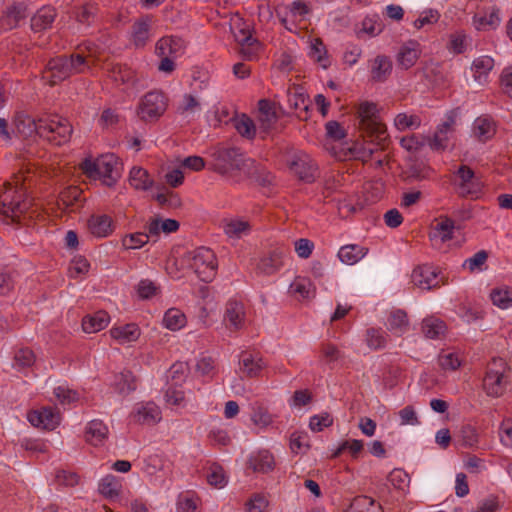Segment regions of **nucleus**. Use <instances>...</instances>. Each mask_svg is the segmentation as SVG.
<instances>
[{
	"instance_id": "nucleus-44",
	"label": "nucleus",
	"mask_w": 512,
	"mask_h": 512,
	"mask_svg": "<svg viewBox=\"0 0 512 512\" xmlns=\"http://www.w3.org/2000/svg\"><path fill=\"white\" fill-rule=\"evenodd\" d=\"M35 361L36 356L30 348H19L14 353L13 367L20 371L31 367Z\"/></svg>"
},
{
	"instance_id": "nucleus-32",
	"label": "nucleus",
	"mask_w": 512,
	"mask_h": 512,
	"mask_svg": "<svg viewBox=\"0 0 512 512\" xmlns=\"http://www.w3.org/2000/svg\"><path fill=\"white\" fill-rule=\"evenodd\" d=\"M183 49V41L177 37H163L156 43L155 51L160 57H176Z\"/></svg>"
},
{
	"instance_id": "nucleus-34",
	"label": "nucleus",
	"mask_w": 512,
	"mask_h": 512,
	"mask_svg": "<svg viewBox=\"0 0 512 512\" xmlns=\"http://www.w3.org/2000/svg\"><path fill=\"white\" fill-rule=\"evenodd\" d=\"M180 227V223L174 219H165L161 220L159 218H154L150 220L146 224V230L149 232L151 237L158 238L160 232L165 234H170L178 231Z\"/></svg>"
},
{
	"instance_id": "nucleus-61",
	"label": "nucleus",
	"mask_w": 512,
	"mask_h": 512,
	"mask_svg": "<svg viewBox=\"0 0 512 512\" xmlns=\"http://www.w3.org/2000/svg\"><path fill=\"white\" fill-rule=\"evenodd\" d=\"M333 424V417L328 413L324 412L319 415H314L310 418L309 427L312 431L320 432L324 428L329 427Z\"/></svg>"
},
{
	"instance_id": "nucleus-8",
	"label": "nucleus",
	"mask_w": 512,
	"mask_h": 512,
	"mask_svg": "<svg viewBox=\"0 0 512 512\" xmlns=\"http://www.w3.org/2000/svg\"><path fill=\"white\" fill-rule=\"evenodd\" d=\"M190 267L203 282H210L217 273V258L215 253L206 247H199L192 253Z\"/></svg>"
},
{
	"instance_id": "nucleus-51",
	"label": "nucleus",
	"mask_w": 512,
	"mask_h": 512,
	"mask_svg": "<svg viewBox=\"0 0 512 512\" xmlns=\"http://www.w3.org/2000/svg\"><path fill=\"white\" fill-rule=\"evenodd\" d=\"M290 290L301 298H309L314 293V286L309 279L296 278L290 285Z\"/></svg>"
},
{
	"instance_id": "nucleus-14",
	"label": "nucleus",
	"mask_w": 512,
	"mask_h": 512,
	"mask_svg": "<svg viewBox=\"0 0 512 512\" xmlns=\"http://www.w3.org/2000/svg\"><path fill=\"white\" fill-rule=\"evenodd\" d=\"M265 367L266 363L259 352H241L239 356V369L244 376L248 378L258 377Z\"/></svg>"
},
{
	"instance_id": "nucleus-40",
	"label": "nucleus",
	"mask_w": 512,
	"mask_h": 512,
	"mask_svg": "<svg viewBox=\"0 0 512 512\" xmlns=\"http://www.w3.org/2000/svg\"><path fill=\"white\" fill-rule=\"evenodd\" d=\"M429 147L437 152H443L448 143V122L445 121L437 127L432 137L426 138Z\"/></svg>"
},
{
	"instance_id": "nucleus-52",
	"label": "nucleus",
	"mask_w": 512,
	"mask_h": 512,
	"mask_svg": "<svg viewBox=\"0 0 512 512\" xmlns=\"http://www.w3.org/2000/svg\"><path fill=\"white\" fill-rule=\"evenodd\" d=\"M155 200L163 208L177 209L182 205L181 198L177 193L173 191L158 193L155 196Z\"/></svg>"
},
{
	"instance_id": "nucleus-49",
	"label": "nucleus",
	"mask_w": 512,
	"mask_h": 512,
	"mask_svg": "<svg viewBox=\"0 0 512 512\" xmlns=\"http://www.w3.org/2000/svg\"><path fill=\"white\" fill-rule=\"evenodd\" d=\"M121 485L113 475H106L99 483V492L107 497L114 498L119 495Z\"/></svg>"
},
{
	"instance_id": "nucleus-4",
	"label": "nucleus",
	"mask_w": 512,
	"mask_h": 512,
	"mask_svg": "<svg viewBox=\"0 0 512 512\" xmlns=\"http://www.w3.org/2000/svg\"><path fill=\"white\" fill-rule=\"evenodd\" d=\"M377 114V105L373 102L365 101L358 105L359 129L370 142L384 147L388 134L385 125L379 121Z\"/></svg>"
},
{
	"instance_id": "nucleus-38",
	"label": "nucleus",
	"mask_w": 512,
	"mask_h": 512,
	"mask_svg": "<svg viewBox=\"0 0 512 512\" xmlns=\"http://www.w3.org/2000/svg\"><path fill=\"white\" fill-rule=\"evenodd\" d=\"M346 512H383L382 507L374 499L366 495L356 496Z\"/></svg>"
},
{
	"instance_id": "nucleus-36",
	"label": "nucleus",
	"mask_w": 512,
	"mask_h": 512,
	"mask_svg": "<svg viewBox=\"0 0 512 512\" xmlns=\"http://www.w3.org/2000/svg\"><path fill=\"white\" fill-rule=\"evenodd\" d=\"M110 321V316L105 311H98L93 315H87L82 320V328L86 333H96L104 329Z\"/></svg>"
},
{
	"instance_id": "nucleus-55",
	"label": "nucleus",
	"mask_w": 512,
	"mask_h": 512,
	"mask_svg": "<svg viewBox=\"0 0 512 512\" xmlns=\"http://www.w3.org/2000/svg\"><path fill=\"white\" fill-rule=\"evenodd\" d=\"M235 128L241 136L247 139H253L256 135L255 124L246 115H242V117L236 121Z\"/></svg>"
},
{
	"instance_id": "nucleus-7",
	"label": "nucleus",
	"mask_w": 512,
	"mask_h": 512,
	"mask_svg": "<svg viewBox=\"0 0 512 512\" xmlns=\"http://www.w3.org/2000/svg\"><path fill=\"white\" fill-rule=\"evenodd\" d=\"M452 182L455 192L462 198L478 199L483 193V182L466 164L454 165Z\"/></svg>"
},
{
	"instance_id": "nucleus-42",
	"label": "nucleus",
	"mask_w": 512,
	"mask_h": 512,
	"mask_svg": "<svg viewBox=\"0 0 512 512\" xmlns=\"http://www.w3.org/2000/svg\"><path fill=\"white\" fill-rule=\"evenodd\" d=\"M473 131L477 139L484 142L494 135V123L487 117H478L474 122Z\"/></svg>"
},
{
	"instance_id": "nucleus-62",
	"label": "nucleus",
	"mask_w": 512,
	"mask_h": 512,
	"mask_svg": "<svg viewBox=\"0 0 512 512\" xmlns=\"http://www.w3.org/2000/svg\"><path fill=\"white\" fill-rule=\"evenodd\" d=\"M362 30L369 36H377L383 30V24L377 16L365 17L362 21Z\"/></svg>"
},
{
	"instance_id": "nucleus-45",
	"label": "nucleus",
	"mask_w": 512,
	"mask_h": 512,
	"mask_svg": "<svg viewBox=\"0 0 512 512\" xmlns=\"http://www.w3.org/2000/svg\"><path fill=\"white\" fill-rule=\"evenodd\" d=\"M163 324L166 328L176 331L186 324V316L179 309L171 308L166 311L163 317Z\"/></svg>"
},
{
	"instance_id": "nucleus-1",
	"label": "nucleus",
	"mask_w": 512,
	"mask_h": 512,
	"mask_svg": "<svg viewBox=\"0 0 512 512\" xmlns=\"http://www.w3.org/2000/svg\"><path fill=\"white\" fill-rule=\"evenodd\" d=\"M97 57V47L92 43L79 45L71 55H61L49 60L45 76L51 86H54L74 74L90 70Z\"/></svg>"
},
{
	"instance_id": "nucleus-23",
	"label": "nucleus",
	"mask_w": 512,
	"mask_h": 512,
	"mask_svg": "<svg viewBox=\"0 0 512 512\" xmlns=\"http://www.w3.org/2000/svg\"><path fill=\"white\" fill-rule=\"evenodd\" d=\"M56 9L46 5L41 7L31 18V28L34 32H41L52 27L56 18Z\"/></svg>"
},
{
	"instance_id": "nucleus-43",
	"label": "nucleus",
	"mask_w": 512,
	"mask_h": 512,
	"mask_svg": "<svg viewBox=\"0 0 512 512\" xmlns=\"http://www.w3.org/2000/svg\"><path fill=\"white\" fill-rule=\"evenodd\" d=\"M422 330L427 338L435 339L444 334L446 330V324L444 321L438 318L428 317L425 318L422 322Z\"/></svg>"
},
{
	"instance_id": "nucleus-46",
	"label": "nucleus",
	"mask_w": 512,
	"mask_h": 512,
	"mask_svg": "<svg viewBox=\"0 0 512 512\" xmlns=\"http://www.w3.org/2000/svg\"><path fill=\"white\" fill-rule=\"evenodd\" d=\"M150 237L151 235L148 231L126 234L122 238L121 244L126 250L140 249L149 242Z\"/></svg>"
},
{
	"instance_id": "nucleus-5",
	"label": "nucleus",
	"mask_w": 512,
	"mask_h": 512,
	"mask_svg": "<svg viewBox=\"0 0 512 512\" xmlns=\"http://www.w3.org/2000/svg\"><path fill=\"white\" fill-rule=\"evenodd\" d=\"M212 170L222 176L232 174L234 171H241L247 162L253 163V160L246 159L240 148L225 144H218L211 149Z\"/></svg>"
},
{
	"instance_id": "nucleus-16",
	"label": "nucleus",
	"mask_w": 512,
	"mask_h": 512,
	"mask_svg": "<svg viewBox=\"0 0 512 512\" xmlns=\"http://www.w3.org/2000/svg\"><path fill=\"white\" fill-rule=\"evenodd\" d=\"M412 283L423 289L431 290L440 285L441 279L432 266L422 265L416 267L411 274Z\"/></svg>"
},
{
	"instance_id": "nucleus-29",
	"label": "nucleus",
	"mask_w": 512,
	"mask_h": 512,
	"mask_svg": "<svg viewBox=\"0 0 512 512\" xmlns=\"http://www.w3.org/2000/svg\"><path fill=\"white\" fill-rule=\"evenodd\" d=\"M90 233L98 238H104L113 232V221L108 215H92L88 220Z\"/></svg>"
},
{
	"instance_id": "nucleus-27",
	"label": "nucleus",
	"mask_w": 512,
	"mask_h": 512,
	"mask_svg": "<svg viewBox=\"0 0 512 512\" xmlns=\"http://www.w3.org/2000/svg\"><path fill=\"white\" fill-rule=\"evenodd\" d=\"M248 466L257 473H268L275 467L273 455L268 450H260L250 456Z\"/></svg>"
},
{
	"instance_id": "nucleus-59",
	"label": "nucleus",
	"mask_w": 512,
	"mask_h": 512,
	"mask_svg": "<svg viewBox=\"0 0 512 512\" xmlns=\"http://www.w3.org/2000/svg\"><path fill=\"white\" fill-rule=\"evenodd\" d=\"M252 421L256 425L268 426L272 423L273 419L266 407L256 403L253 407Z\"/></svg>"
},
{
	"instance_id": "nucleus-24",
	"label": "nucleus",
	"mask_w": 512,
	"mask_h": 512,
	"mask_svg": "<svg viewBox=\"0 0 512 512\" xmlns=\"http://www.w3.org/2000/svg\"><path fill=\"white\" fill-rule=\"evenodd\" d=\"M392 61L386 55H377L371 61V79L374 82H385L392 73Z\"/></svg>"
},
{
	"instance_id": "nucleus-47",
	"label": "nucleus",
	"mask_w": 512,
	"mask_h": 512,
	"mask_svg": "<svg viewBox=\"0 0 512 512\" xmlns=\"http://www.w3.org/2000/svg\"><path fill=\"white\" fill-rule=\"evenodd\" d=\"M136 379L131 371L125 370L117 376L116 390L121 395H127L136 390Z\"/></svg>"
},
{
	"instance_id": "nucleus-63",
	"label": "nucleus",
	"mask_w": 512,
	"mask_h": 512,
	"mask_svg": "<svg viewBox=\"0 0 512 512\" xmlns=\"http://www.w3.org/2000/svg\"><path fill=\"white\" fill-rule=\"evenodd\" d=\"M268 500L261 494H255L247 503V512H266Z\"/></svg>"
},
{
	"instance_id": "nucleus-48",
	"label": "nucleus",
	"mask_w": 512,
	"mask_h": 512,
	"mask_svg": "<svg viewBox=\"0 0 512 512\" xmlns=\"http://www.w3.org/2000/svg\"><path fill=\"white\" fill-rule=\"evenodd\" d=\"M493 304L501 309L512 306V289L508 287L495 288L490 293Z\"/></svg>"
},
{
	"instance_id": "nucleus-41",
	"label": "nucleus",
	"mask_w": 512,
	"mask_h": 512,
	"mask_svg": "<svg viewBox=\"0 0 512 512\" xmlns=\"http://www.w3.org/2000/svg\"><path fill=\"white\" fill-rule=\"evenodd\" d=\"M129 182L132 187L137 190H147L152 184L153 180L147 170L141 167H133L130 171Z\"/></svg>"
},
{
	"instance_id": "nucleus-30",
	"label": "nucleus",
	"mask_w": 512,
	"mask_h": 512,
	"mask_svg": "<svg viewBox=\"0 0 512 512\" xmlns=\"http://www.w3.org/2000/svg\"><path fill=\"white\" fill-rule=\"evenodd\" d=\"M494 59L484 55L477 57L472 63L473 77L476 82L483 85L488 81V75L494 68Z\"/></svg>"
},
{
	"instance_id": "nucleus-20",
	"label": "nucleus",
	"mask_w": 512,
	"mask_h": 512,
	"mask_svg": "<svg viewBox=\"0 0 512 512\" xmlns=\"http://www.w3.org/2000/svg\"><path fill=\"white\" fill-rule=\"evenodd\" d=\"M288 105L289 108L296 112L297 117L306 121L309 118L310 100L299 88L288 90Z\"/></svg>"
},
{
	"instance_id": "nucleus-35",
	"label": "nucleus",
	"mask_w": 512,
	"mask_h": 512,
	"mask_svg": "<svg viewBox=\"0 0 512 512\" xmlns=\"http://www.w3.org/2000/svg\"><path fill=\"white\" fill-rule=\"evenodd\" d=\"M367 253L368 248L357 244H349L340 248L338 257L344 264L354 265L360 261Z\"/></svg>"
},
{
	"instance_id": "nucleus-12",
	"label": "nucleus",
	"mask_w": 512,
	"mask_h": 512,
	"mask_svg": "<svg viewBox=\"0 0 512 512\" xmlns=\"http://www.w3.org/2000/svg\"><path fill=\"white\" fill-rule=\"evenodd\" d=\"M428 239L433 249L446 252L448 242V215L441 214L431 220L428 227Z\"/></svg>"
},
{
	"instance_id": "nucleus-10",
	"label": "nucleus",
	"mask_w": 512,
	"mask_h": 512,
	"mask_svg": "<svg viewBox=\"0 0 512 512\" xmlns=\"http://www.w3.org/2000/svg\"><path fill=\"white\" fill-rule=\"evenodd\" d=\"M288 254V248L275 247L259 258L255 259L254 271L257 276H272L284 265V259Z\"/></svg>"
},
{
	"instance_id": "nucleus-25",
	"label": "nucleus",
	"mask_w": 512,
	"mask_h": 512,
	"mask_svg": "<svg viewBox=\"0 0 512 512\" xmlns=\"http://www.w3.org/2000/svg\"><path fill=\"white\" fill-rule=\"evenodd\" d=\"M109 333L119 344H125L137 341L141 335V330L137 324L128 323L112 327Z\"/></svg>"
},
{
	"instance_id": "nucleus-28",
	"label": "nucleus",
	"mask_w": 512,
	"mask_h": 512,
	"mask_svg": "<svg viewBox=\"0 0 512 512\" xmlns=\"http://www.w3.org/2000/svg\"><path fill=\"white\" fill-rule=\"evenodd\" d=\"M28 15L27 7L24 3H16L9 7L5 14L1 17V26L11 30L18 26L19 22Z\"/></svg>"
},
{
	"instance_id": "nucleus-9",
	"label": "nucleus",
	"mask_w": 512,
	"mask_h": 512,
	"mask_svg": "<svg viewBox=\"0 0 512 512\" xmlns=\"http://www.w3.org/2000/svg\"><path fill=\"white\" fill-rule=\"evenodd\" d=\"M167 108V99L160 91L146 93L137 108V114L141 120L148 122L157 120Z\"/></svg>"
},
{
	"instance_id": "nucleus-60",
	"label": "nucleus",
	"mask_w": 512,
	"mask_h": 512,
	"mask_svg": "<svg viewBox=\"0 0 512 512\" xmlns=\"http://www.w3.org/2000/svg\"><path fill=\"white\" fill-rule=\"evenodd\" d=\"M206 477H207L208 483L217 488H222L227 483L224 470L222 467H220L218 465L211 466Z\"/></svg>"
},
{
	"instance_id": "nucleus-56",
	"label": "nucleus",
	"mask_w": 512,
	"mask_h": 512,
	"mask_svg": "<svg viewBox=\"0 0 512 512\" xmlns=\"http://www.w3.org/2000/svg\"><path fill=\"white\" fill-rule=\"evenodd\" d=\"M366 341L368 346L375 350L386 346V338L381 329L369 328L366 332Z\"/></svg>"
},
{
	"instance_id": "nucleus-53",
	"label": "nucleus",
	"mask_w": 512,
	"mask_h": 512,
	"mask_svg": "<svg viewBox=\"0 0 512 512\" xmlns=\"http://www.w3.org/2000/svg\"><path fill=\"white\" fill-rule=\"evenodd\" d=\"M251 229L249 222L244 220H231L225 227L224 231L229 237L239 238L242 234L247 233Z\"/></svg>"
},
{
	"instance_id": "nucleus-57",
	"label": "nucleus",
	"mask_w": 512,
	"mask_h": 512,
	"mask_svg": "<svg viewBox=\"0 0 512 512\" xmlns=\"http://www.w3.org/2000/svg\"><path fill=\"white\" fill-rule=\"evenodd\" d=\"M395 126L398 130L403 131L411 127L420 126V118L416 115H407L406 113H399L394 119Z\"/></svg>"
},
{
	"instance_id": "nucleus-19",
	"label": "nucleus",
	"mask_w": 512,
	"mask_h": 512,
	"mask_svg": "<svg viewBox=\"0 0 512 512\" xmlns=\"http://www.w3.org/2000/svg\"><path fill=\"white\" fill-rule=\"evenodd\" d=\"M421 54L420 45L416 41H408L403 44L397 53L396 61L398 67L408 70L415 65Z\"/></svg>"
},
{
	"instance_id": "nucleus-21",
	"label": "nucleus",
	"mask_w": 512,
	"mask_h": 512,
	"mask_svg": "<svg viewBox=\"0 0 512 512\" xmlns=\"http://www.w3.org/2000/svg\"><path fill=\"white\" fill-rule=\"evenodd\" d=\"M258 121L259 128L263 132H269L278 121V116L273 103L267 99H261L258 102Z\"/></svg>"
},
{
	"instance_id": "nucleus-17",
	"label": "nucleus",
	"mask_w": 512,
	"mask_h": 512,
	"mask_svg": "<svg viewBox=\"0 0 512 512\" xmlns=\"http://www.w3.org/2000/svg\"><path fill=\"white\" fill-rule=\"evenodd\" d=\"M246 319L244 304L241 301L231 299L226 303L224 323L231 331L240 330Z\"/></svg>"
},
{
	"instance_id": "nucleus-64",
	"label": "nucleus",
	"mask_w": 512,
	"mask_h": 512,
	"mask_svg": "<svg viewBox=\"0 0 512 512\" xmlns=\"http://www.w3.org/2000/svg\"><path fill=\"white\" fill-rule=\"evenodd\" d=\"M499 436L501 443L507 447L512 448V419H505L502 421Z\"/></svg>"
},
{
	"instance_id": "nucleus-54",
	"label": "nucleus",
	"mask_w": 512,
	"mask_h": 512,
	"mask_svg": "<svg viewBox=\"0 0 512 512\" xmlns=\"http://www.w3.org/2000/svg\"><path fill=\"white\" fill-rule=\"evenodd\" d=\"M471 46V39L464 33H455L450 39V49L455 54H463Z\"/></svg>"
},
{
	"instance_id": "nucleus-58",
	"label": "nucleus",
	"mask_w": 512,
	"mask_h": 512,
	"mask_svg": "<svg viewBox=\"0 0 512 512\" xmlns=\"http://www.w3.org/2000/svg\"><path fill=\"white\" fill-rule=\"evenodd\" d=\"M388 481L398 490H404L408 487L410 478L403 469H394L388 476Z\"/></svg>"
},
{
	"instance_id": "nucleus-18",
	"label": "nucleus",
	"mask_w": 512,
	"mask_h": 512,
	"mask_svg": "<svg viewBox=\"0 0 512 512\" xmlns=\"http://www.w3.org/2000/svg\"><path fill=\"white\" fill-rule=\"evenodd\" d=\"M84 199L82 190L77 186H69L63 189L57 199V205L65 212H75L82 207Z\"/></svg>"
},
{
	"instance_id": "nucleus-11",
	"label": "nucleus",
	"mask_w": 512,
	"mask_h": 512,
	"mask_svg": "<svg viewBox=\"0 0 512 512\" xmlns=\"http://www.w3.org/2000/svg\"><path fill=\"white\" fill-rule=\"evenodd\" d=\"M289 168L300 180L307 183L314 182L318 175L317 164L303 151L292 155Z\"/></svg>"
},
{
	"instance_id": "nucleus-3",
	"label": "nucleus",
	"mask_w": 512,
	"mask_h": 512,
	"mask_svg": "<svg viewBox=\"0 0 512 512\" xmlns=\"http://www.w3.org/2000/svg\"><path fill=\"white\" fill-rule=\"evenodd\" d=\"M31 207V200L25 197L22 188L17 184L5 182L0 185V220L9 223H21Z\"/></svg>"
},
{
	"instance_id": "nucleus-15",
	"label": "nucleus",
	"mask_w": 512,
	"mask_h": 512,
	"mask_svg": "<svg viewBox=\"0 0 512 512\" xmlns=\"http://www.w3.org/2000/svg\"><path fill=\"white\" fill-rule=\"evenodd\" d=\"M29 422L38 428L54 430L60 424V414L51 407H43L28 414Z\"/></svg>"
},
{
	"instance_id": "nucleus-31",
	"label": "nucleus",
	"mask_w": 512,
	"mask_h": 512,
	"mask_svg": "<svg viewBox=\"0 0 512 512\" xmlns=\"http://www.w3.org/2000/svg\"><path fill=\"white\" fill-rule=\"evenodd\" d=\"M108 434L109 429L107 425L98 419L90 421L85 431L86 441L94 446L102 444L107 439Z\"/></svg>"
},
{
	"instance_id": "nucleus-2",
	"label": "nucleus",
	"mask_w": 512,
	"mask_h": 512,
	"mask_svg": "<svg viewBox=\"0 0 512 512\" xmlns=\"http://www.w3.org/2000/svg\"><path fill=\"white\" fill-rule=\"evenodd\" d=\"M17 129L24 134L36 132L40 137L54 145H62L69 141L73 128L71 123L58 115H49L37 120L30 116L18 118Z\"/></svg>"
},
{
	"instance_id": "nucleus-22",
	"label": "nucleus",
	"mask_w": 512,
	"mask_h": 512,
	"mask_svg": "<svg viewBox=\"0 0 512 512\" xmlns=\"http://www.w3.org/2000/svg\"><path fill=\"white\" fill-rule=\"evenodd\" d=\"M135 422L154 425L161 420V410L154 402L139 404L133 413Z\"/></svg>"
},
{
	"instance_id": "nucleus-26",
	"label": "nucleus",
	"mask_w": 512,
	"mask_h": 512,
	"mask_svg": "<svg viewBox=\"0 0 512 512\" xmlns=\"http://www.w3.org/2000/svg\"><path fill=\"white\" fill-rule=\"evenodd\" d=\"M455 441L457 445L464 448H481L480 435L477 429L470 424H466L460 427V429L455 433Z\"/></svg>"
},
{
	"instance_id": "nucleus-6",
	"label": "nucleus",
	"mask_w": 512,
	"mask_h": 512,
	"mask_svg": "<svg viewBox=\"0 0 512 512\" xmlns=\"http://www.w3.org/2000/svg\"><path fill=\"white\" fill-rule=\"evenodd\" d=\"M510 368L503 358H493L486 367L482 387L490 397L502 396L509 383Z\"/></svg>"
},
{
	"instance_id": "nucleus-37",
	"label": "nucleus",
	"mask_w": 512,
	"mask_h": 512,
	"mask_svg": "<svg viewBox=\"0 0 512 512\" xmlns=\"http://www.w3.org/2000/svg\"><path fill=\"white\" fill-rule=\"evenodd\" d=\"M150 38V20L140 18L132 25L131 40L136 47H143Z\"/></svg>"
},
{
	"instance_id": "nucleus-39",
	"label": "nucleus",
	"mask_w": 512,
	"mask_h": 512,
	"mask_svg": "<svg viewBox=\"0 0 512 512\" xmlns=\"http://www.w3.org/2000/svg\"><path fill=\"white\" fill-rule=\"evenodd\" d=\"M108 76L116 83L129 84L135 79L134 71L124 64H111L107 68Z\"/></svg>"
},
{
	"instance_id": "nucleus-50",
	"label": "nucleus",
	"mask_w": 512,
	"mask_h": 512,
	"mask_svg": "<svg viewBox=\"0 0 512 512\" xmlns=\"http://www.w3.org/2000/svg\"><path fill=\"white\" fill-rule=\"evenodd\" d=\"M310 57L320 64L324 69L330 66V60L327 56V50L321 39L316 38L310 50Z\"/></svg>"
},
{
	"instance_id": "nucleus-33",
	"label": "nucleus",
	"mask_w": 512,
	"mask_h": 512,
	"mask_svg": "<svg viewBox=\"0 0 512 512\" xmlns=\"http://www.w3.org/2000/svg\"><path fill=\"white\" fill-rule=\"evenodd\" d=\"M387 329L398 336L406 333L409 329L407 313L401 309L391 311L387 318Z\"/></svg>"
},
{
	"instance_id": "nucleus-13",
	"label": "nucleus",
	"mask_w": 512,
	"mask_h": 512,
	"mask_svg": "<svg viewBox=\"0 0 512 512\" xmlns=\"http://www.w3.org/2000/svg\"><path fill=\"white\" fill-rule=\"evenodd\" d=\"M120 166L118 158L114 154L102 155L98 158V179H102L107 186H112L120 178Z\"/></svg>"
}]
</instances>
